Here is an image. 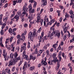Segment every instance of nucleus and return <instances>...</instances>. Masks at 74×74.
<instances>
[{
  "label": "nucleus",
  "instance_id": "f257e3e1",
  "mask_svg": "<svg viewBox=\"0 0 74 74\" xmlns=\"http://www.w3.org/2000/svg\"><path fill=\"white\" fill-rule=\"evenodd\" d=\"M33 32H30L29 33L28 35V38H30L32 41H33V36H36V29H34Z\"/></svg>",
  "mask_w": 74,
  "mask_h": 74
},
{
  "label": "nucleus",
  "instance_id": "f03ea898",
  "mask_svg": "<svg viewBox=\"0 0 74 74\" xmlns=\"http://www.w3.org/2000/svg\"><path fill=\"white\" fill-rule=\"evenodd\" d=\"M27 10H28V8L27 7L23 6V11H24L22 14V16L23 17H24L25 16V15L26 16H28V14H27Z\"/></svg>",
  "mask_w": 74,
  "mask_h": 74
},
{
  "label": "nucleus",
  "instance_id": "7ed1b4c3",
  "mask_svg": "<svg viewBox=\"0 0 74 74\" xmlns=\"http://www.w3.org/2000/svg\"><path fill=\"white\" fill-rule=\"evenodd\" d=\"M21 14H22V13H21V12H18L17 13V15L15 16L14 17V18L16 19V22H18V21H19V16L21 18H23V17H22V14L21 15Z\"/></svg>",
  "mask_w": 74,
  "mask_h": 74
},
{
  "label": "nucleus",
  "instance_id": "20e7f679",
  "mask_svg": "<svg viewBox=\"0 0 74 74\" xmlns=\"http://www.w3.org/2000/svg\"><path fill=\"white\" fill-rule=\"evenodd\" d=\"M8 64V66H9V67H10L11 66H12V65H13V66L15 65V63L14 62V60H12V59L10 60Z\"/></svg>",
  "mask_w": 74,
  "mask_h": 74
},
{
  "label": "nucleus",
  "instance_id": "39448f33",
  "mask_svg": "<svg viewBox=\"0 0 74 74\" xmlns=\"http://www.w3.org/2000/svg\"><path fill=\"white\" fill-rule=\"evenodd\" d=\"M3 56H4V58H5V60L6 61L7 60V53H5V50L4 49H3Z\"/></svg>",
  "mask_w": 74,
  "mask_h": 74
},
{
  "label": "nucleus",
  "instance_id": "423d86ee",
  "mask_svg": "<svg viewBox=\"0 0 74 74\" xmlns=\"http://www.w3.org/2000/svg\"><path fill=\"white\" fill-rule=\"evenodd\" d=\"M55 33H56V31H53L51 34V32H49L48 34V36L47 37H49L50 36H53V34L55 35Z\"/></svg>",
  "mask_w": 74,
  "mask_h": 74
},
{
  "label": "nucleus",
  "instance_id": "0eeeda50",
  "mask_svg": "<svg viewBox=\"0 0 74 74\" xmlns=\"http://www.w3.org/2000/svg\"><path fill=\"white\" fill-rule=\"evenodd\" d=\"M21 52H22V51H23V50H24V51H25L26 49V46H23V45H22L21 46Z\"/></svg>",
  "mask_w": 74,
  "mask_h": 74
},
{
  "label": "nucleus",
  "instance_id": "6e6552de",
  "mask_svg": "<svg viewBox=\"0 0 74 74\" xmlns=\"http://www.w3.org/2000/svg\"><path fill=\"white\" fill-rule=\"evenodd\" d=\"M66 25H67V23H66V24L64 25L63 28L64 30V33H66V32H67V27H66Z\"/></svg>",
  "mask_w": 74,
  "mask_h": 74
},
{
  "label": "nucleus",
  "instance_id": "1a4fd4ad",
  "mask_svg": "<svg viewBox=\"0 0 74 74\" xmlns=\"http://www.w3.org/2000/svg\"><path fill=\"white\" fill-rule=\"evenodd\" d=\"M42 2H43V4L42 5V7H44V5H47V4L46 2L47 0H42Z\"/></svg>",
  "mask_w": 74,
  "mask_h": 74
},
{
  "label": "nucleus",
  "instance_id": "9d476101",
  "mask_svg": "<svg viewBox=\"0 0 74 74\" xmlns=\"http://www.w3.org/2000/svg\"><path fill=\"white\" fill-rule=\"evenodd\" d=\"M40 16H37V20L36 22L38 23H40V19H41L40 18Z\"/></svg>",
  "mask_w": 74,
  "mask_h": 74
},
{
  "label": "nucleus",
  "instance_id": "9b49d317",
  "mask_svg": "<svg viewBox=\"0 0 74 74\" xmlns=\"http://www.w3.org/2000/svg\"><path fill=\"white\" fill-rule=\"evenodd\" d=\"M22 56L23 57V59H25V58H26L25 59L26 60H29V58H28V56H27V55L23 54Z\"/></svg>",
  "mask_w": 74,
  "mask_h": 74
},
{
  "label": "nucleus",
  "instance_id": "f8f14e48",
  "mask_svg": "<svg viewBox=\"0 0 74 74\" xmlns=\"http://www.w3.org/2000/svg\"><path fill=\"white\" fill-rule=\"evenodd\" d=\"M60 33L59 32L58 33L56 32V33L54 36H55V37L57 36L58 37V38H59L60 37L59 36H60Z\"/></svg>",
  "mask_w": 74,
  "mask_h": 74
},
{
  "label": "nucleus",
  "instance_id": "ddd939ff",
  "mask_svg": "<svg viewBox=\"0 0 74 74\" xmlns=\"http://www.w3.org/2000/svg\"><path fill=\"white\" fill-rule=\"evenodd\" d=\"M21 38L22 39V41H24V40H25V36H24V34H22L21 35Z\"/></svg>",
  "mask_w": 74,
  "mask_h": 74
},
{
  "label": "nucleus",
  "instance_id": "4468645a",
  "mask_svg": "<svg viewBox=\"0 0 74 74\" xmlns=\"http://www.w3.org/2000/svg\"><path fill=\"white\" fill-rule=\"evenodd\" d=\"M22 61H23V58H21V59H20V62L18 64V66L19 67L22 64Z\"/></svg>",
  "mask_w": 74,
  "mask_h": 74
},
{
  "label": "nucleus",
  "instance_id": "2eb2a0df",
  "mask_svg": "<svg viewBox=\"0 0 74 74\" xmlns=\"http://www.w3.org/2000/svg\"><path fill=\"white\" fill-rule=\"evenodd\" d=\"M48 37L47 36H45L44 37H43V42H44L45 40H48Z\"/></svg>",
  "mask_w": 74,
  "mask_h": 74
},
{
  "label": "nucleus",
  "instance_id": "dca6fc26",
  "mask_svg": "<svg viewBox=\"0 0 74 74\" xmlns=\"http://www.w3.org/2000/svg\"><path fill=\"white\" fill-rule=\"evenodd\" d=\"M29 14H33V13H34L35 12V10L34 9H33L31 11H29Z\"/></svg>",
  "mask_w": 74,
  "mask_h": 74
},
{
  "label": "nucleus",
  "instance_id": "f3484780",
  "mask_svg": "<svg viewBox=\"0 0 74 74\" xmlns=\"http://www.w3.org/2000/svg\"><path fill=\"white\" fill-rule=\"evenodd\" d=\"M55 22V20L53 19H52V20H51L50 22L49 23V25H51L52 23H53Z\"/></svg>",
  "mask_w": 74,
  "mask_h": 74
},
{
  "label": "nucleus",
  "instance_id": "a211bd4d",
  "mask_svg": "<svg viewBox=\"0 0 74 74\" xmlns=\"http://www.w3.org/2000/svg\"><path fill=\"white\" fill-rule=\"evenodd\" d=\"M22 39L21 38L20 39H18L17 41V44L18 45H19L20 43H21V41H22Z\"/></svg>",
  "mask_w": 74,
  "mask_h": 74
},
{
  "label": "nucleus",
  "instance_id": "6ab92c4d",
  "mask_svg": "<svg viewBox=\"0 0 74 74\" xmlns=\"http://www.w3.org/2000/svg\"><path fill=\"white\" fill-rule=\"evenodd\" d=\"M18 53L17 52H15L14 54V56L15 57V58H17L18 56Z\"/></svg>",
  "mask_w": 74,
  "mask_h": 74
},
{
  "label": "nucleus",
  "instance_id": "aec40b11",
  "mask_svg": "<svg viewBox=\"0 0 74 74\" xmlns=\"http://www.w3.org/2000/svg\"><path fill=\"white\" fill-rule=\"evenodd\" d=\"M65 20H67V18L69 17V14H68L66 13H65Z\"/></svg>",
  "mask_w": 74,
  "mask_h": 74
},
{
  "label": "nucleus",
  "instance_id": "412c9836",
  "mask_svg": "<svg viewBox=\"0 0 74 74\" xmlns=\"http://www.w3.org/2000/svg\"><path fill=\"white\" fill-rule=\"evenodd\" d=\"M12 60L13 61V62H14V63H16V62H18V60H17V59H16V58L15 59H13V60L12 59Z\"/></svg>",
  "mask_w": 74,
  "mask_h": 74
},
{
  "label": "nucleus",
  "instance_id": "4be33fe9",
  "mask_svg": "<svg viewBox=\"0 0 74 74\" xmlns=\"http://www.w3.org/2000/svg\"><path fill=\"white\" fill-rule=\"evenodd\" d=\"M57 44H55L53 45V47L55 49H56V48L57 47H58V45Z\"/></svg>",
  "mask_w": 74,
  "mask_h": 74
},
{
  "label": "nucleus",
  "instance_id": "5701e85b",
  "mask_svg": "<svg viewBox=\"0 0 74 74\" xmlns=\"http://www.w3.org/2000/svg\"><path fill=\"white\" fill-rule=\"evenodd\" d=\"M34 69V66L31 67L29 68V70L33 71Z\"/></svg>",
  "mask_w": 74,
  "mask_h": 74
},
{
  "label": "nucleus",
  "instance_id": "b1692460",
  "mask_svg": "<svg viewBox=\"0 0 74 74\" xmlns=\"http://www.w3.org/2000/svg\"><path fill=\"white\" fill-rule=\"evenodd\" d=\"M28 8H29V11H31L32 9V7L31 6V4H30L28 6Z\"/></svg>",
  "mask_w": 74,
  "mask_h": 74
},
{
  "label": "nucleus",
  "instance_id": "393cba45",
  "mask_svg": "<svg viewBox=\"0 0 74 74\" xmlns=\"http://www.w3.org/2000/svg\"><path fill=\"white\" fill-rule=\"evenodd\" d=\"M56 62L58 63L59 62V60H53L52 61L53 63H56Z\"/></svg>",
  "mask_w": 74,
  "mask_h": 74
},
{
  "label": "nucleus",
  "instance_id": "a878e982",
  "mask_svg": "<svg viewBox=\"0 0 74 74\" xmlns=\"http://www.w3.org/2000/svg\"><path fill=\"white\" fill-rule=\"evenodd\" d=\"M41 36H39L38 37V39L39 40H40V39H42V37L44 36V34H41Z\"/></svg>",
  "mask_w": 74,
  "mask_h": 74
},
{
  "label": "nucleus",
  "instance_id": "bb28decb",
  "mask_svg": "<svg viewBox=\"0 0 74 74\" xmlns=\"http://www.w3.org/2000/svg\"><path fill=\"white\" fill-rule=\"evenodd\" d=\"M8 19V17H6L4 19V22H5V23H6L7 19Z\"/></svg>",
  "mask_w": 74,
  "mask_h": 74
},
{
  "label": "nucleus",
  "instance_id": "cd10ccee",
  "mask_svg": "<svg viewBox=\"0 0 74 74\" xmlns=\"http://www.w3.org/2000/svg\"><path fill=\"white\" fill-rule=\"evenodd\" d=\"M67 35L66 34H65L64 35L63 37V39L64 41H65V40H66V39L67 38Z\"/></svg>",
  "mask_w": 74,
  "mask_h": 74
},
{
  "label": "nucleus",
  "instance_id": "c85d7f7f",
  "mask_svg": "<svg viewBox=\"0 0 74 74\" xmlns=\"http://www.w3.org/2000/svg\"><path fill=\"white\" fill-rule=\"evenodd\" d=\"M48 63L49 64V65H52V60H49V61L48 62Z\"/></svg>",
  "mask_w": 74,
  "mask_h": 74
},
{
  "label": "nucleus",
  "instance_id": "c756f323",
  "mask_svg": "<svg viewBox=\"0 0 74 74\" xmlns=\"http://www.w3.org/2000/svg\"><path fill=\"white\" fill-rule=\"evenodd\" d=\"M10 58L11 59V58H13V53H11L10 54Z\"/></svg>",
  "mask_w": 74,
  "mask_h": 74
},
{
  "label": "nucleus",
  "instance_id": "7c9ffc66",
  "mask_svg": "<svg viewBox=\"0 0 74 74\" xmlns=\"http://www.w3.org/2000/svg\"><path fill=\"white\" fill-rule=\"evenodd\" d=\"M17 38L18 39V40H20V39H21V36H20V35H18L17 36Z\"/></svg>",
  "mask_w": 74,
  "mask_h": 74
},
{
  "label": "nucleus",
  "instance_id": "2f4dec72",
  "mask_svg": "<svg viewBox=\"0 0 74 74\" xmlns=\"http://www.w3.org/2000/svg\"><path fill=\"white\" fill-rule=\"evenodd\" d=\"M12 29L11 28H9V32L10 33H11V34L12 33Z\"/></svg>",
  "mask_w": 74,
  "mask_h": 74
},
{
  "label": "nucleus",
  "instance_id": "473e14b6",
  "mask_svg": "<svg viewBox=\"0 0 74 74\" xmlns=\"http://www.w3.org/2000/svg\"><path fill=\"white\" fill-rule=\"evenodd\" d=\"M0 25H2V26H3L4 27H5V25H6V24H5V23H4V24H3V23H0Z\"/></svg>",
  "mask_w": 74,
  "mask_h": 74
},
{
  "label": "nucleus",
  "instance_id": "72a5a7b5",
  "mask_svg": "<svg viewBox=\"0 0 74 74\" xmlns=\"http://www.w3.org/2000/svg\"><path fill=\"white\" fill-rule=\"evenodd\" d=\"M57 63L58 65H57V67L58 68H58H59V67H60V65L59 64L60 62L59 61H58Z\"/></svg>",
  "mask_w": 74,
  "mask_h": 74
},
{
  "label": "nucleus",
  "instance_id": "f704fd0d",
  "mask_svg": "<svg viewBox=\"0 0 74 74\" xmlns=\"http://www.w3.org/2000/svg\"><path fill=\"white\" fill-rule=\"evenodd\" d=\"M4 31L3 30H1V35L2 36V35H3L4 34Z\"/></svg>",
  "mask_w": 74,
  "mask_h": 74
},
{
  "label": "nucleus",
  "instance_id": "c9c22d12",
  "mask_svg": "<svg viewBox=\"0 0 74 74\" xmlns=\"http://www.w3.org/2000/svg\"><path fill=\"white\" fill-rule=\"evenodd\" d=\"M38 53V51H37V48H36L35 49V51L34 53H36V54H37Z\"/></svg>",
  "mask_w": 74,
  "mask_h": 74
},
{
  "label": "nucleus",
  "instance_id": "e433bc0d",
  "mask_svg": "<svg viewBox=\"0 0 74 74\" xmlns=\"http://www.w3.org/2000/svg\"><path fill=\"white\" fill-rule=\"evenodd\" d=\"M58 58H59V61H58V62H61V61L62 60V57H61V56H58Z\"/></svg>",
  "mask_w": 74,
  "mask_h": 74
},
{
  "label": "nucleus",
  "instance_id": "4c0bfd02",
  "mask_svg": "<svg viewBox=\"0 0 74 74\" xmlns=\"http://www.w3.org/2000/svg\"><path fill=\"white\" fill-rule=\"evenodd\" d=\"M36 5H37V2H35L33 5V7L34 8H35L36 7Z\"/></svg>",
  "mask_w": 74,
  "mask_h": 74
},
{
  "label": "nucleus",
  "instance_id": "58836bf2",
  "mask_svg": "<svg viewBox=\"0 0 74 74\" xmlns=\"http://www.w3.org/2000/svg\"><path fill=\"white\" fill-rule=\"evenodd\" d=\"M0 23H1V20L2 19V16H3V15L1 14L0 15Z\"/></svg>",
  "mask_w": 74,
  "mask_h": 74
},
{
  "label": "nucleus",
  "instance_id": "ea45409f",
  "mask_svg": "<svg viewBox=\"0 0 74 74\" xmlns=\"http://www.w3.org/2000/svg\"><path fill=\"white\" fill-rule=\"evenodd\" d=\"M46 53L47 54V55H49V50H47L46 51Z\"/></svg>",
  "mask_w": 74,
  "mask_h": 74
},
{
  "label": "nucleus",
  "instance_id": "a19ab883",
  "mask_svg": "<svg viewBox=\"0 0 74 74\" xmlns=\"http://www.w3.org/2000/svg\"><path fill=\"white\" fill-rule=\"evenodd\" d=\"M43 64L44 66H46V65H47V63L46 62H45V61H44L43 62Z\"/></svg>",
  "mask_w": 74,
  "mask_h": 74
},
{
  "label": "nucleus",
  "instance_id": "79ce46f5",
  "mask_svg": "<svg viewBox=\"0 0 74 74\" xmlns=\"http://www.w3.org/2000/svg\"><path fill=\"white\" fill-rule=\"evenodd\" d=\"M42 29V28H41V27H40L38 30V33H40V32Z\"/></svg>",
  "mask_w": 74,
  "mask_h": 74
},
{
  "label": "nucleus",
  "instance_id": "37998d69",
  "mask_svg": "<svg viewBox=\"0 0 74 74\" xmlns=\"http://www.w3.org/2000/svg\"><path fill=\"white\" fill-rule=\"evenodd\" d=\"M74 41V38H73L72 40H70V42L71 43V42H73V41Z\"/></svg>",
  "mask_w": 74,
  "mask_h": 74
},
{
  "label": "nucleus",
  "instance_id": "c03bdc74",
  "mask_svg": "<svg viewBox=\"0 0 74 74\" xmlns=\"http://www.w3.org/2000/svg\"><path fill=\"white\" fill-rule=\"evenodd\" d=\"M13 38H14V37L12 36V37H11L10 38V42H12V39H13Z\"/></svg>",
  "mask_w": 74,
  "mask_h": 74
},
{
  "label": "nucleus",
  "instance_id": "a18cd8bd",
  "mask_svg": "<svg viewBox=\"0 0 74 74\" xmlns=\"http://www.w3.org/2000/svg\"><path fill=\"white\" fill-rule=\"evenodd\" d=\"M69 13L71 15V14H73V11H72V10H71L69 11Z\"/></svg>",
  "mask_w": 74,
  "mask_h": 74
},
{
  "label": "nucleus",
  "instance_id": "49530a36",
  "mask_svg": "<svg viewBox=\"0 0 74 74\" xmlns=\"http://www.w3.org/2000/svg\"><path fill=\"white\" fill-rule=\"evenodd\" d=\"M47 45H45V46L43 47V48L45 49H47Z\"/></svg>",
  "mask_w": 74,
  "mask_h": 74
},
{
  "label": "nucleus",
  "instance_id": "de8ad7c7",
  "mask_svg": "<svg viewBox=\"0 0 74 74\" xmlns=\"http://www.w3.org/2000/svg\"><path fill=\"white\" fill-rule=\"evenodd\" d=\"M16 59H17V61L19 60L20 59H21V57H18V58H16Z\"/></svg>",
  "mask_w": 74,
  "mask_h": 74
},
{
  "label": "nucleus",
  "instance_id": "09e8293b",
  "mask_svg": "<svg viewBox=\"0 0 74 74\" xmlns=\"http://www.w3.org/2000/svg\"><path fill=\"white\" fill-rule=\"evenodd\" d=\"M6 72L4 70H3L2 71V74H6Z\"/></svg>",
  "mask_w": 74,
  "mask_h": 74
},
{
  "label": "nucleus",
  "instance_id": "8fccbe9b",
  "mask_svg": "<svg viewBox=\"0 0 74 74\" xmlns=\"http://www.w3.org/2000/svg\"><path fill=\"white\" fill-rule=\"evenodd\" d=\"M5 0H1V2H0L4 3V2H5Z\"/></svg>",
  "mask_w": 74,
  "mask_h": 74
},
{
  "label": "nucleus",
  "instance_id": "3c124183",
  "mask_svg": "<svg viewBox=\"0 0 74 74\" xmlns=\"http://www.w3.org/2000/svg\"><path fill=\"white\" fill-rule=\"evenodd\" d=\"M34 0H29V3H33V1Z\"/></svg>",
  "mask_w": 74,
  "mask_h": 74
},
{
  "label": "nucleus",
  "instance_id": "603ef678",
  "mask_svg": "<svg viewBox=\"0 0 74 74\" xmlns=\"http://www.w3.org/2000/svg\"><path fill=\"white\" fill-rule=\"evenodd\" d=\"M3 5V2H0V8L1 7V6Z\"/></svg>",
  "mask_w": 74,
  "mask_h": 74
},
{
  "label": "nucleus",
  "instance_id": "864d4df0",
  "mask_svg": "<svg viewBox=\"0 0 74 74\" xmlns=\"http://www.w3.org/2000/svg\"><path fill=\"white\" fill-rule=\"evenodd\" d=\"M15 66H14L12 68V71H14L15 70Z\"/></svg>",
  "mask_w": 74,
  "mask_h": 74
},
{
  "label": "nucleus",
  "instance_id": "5fc2aeb1",
  "mask_svg": "<svg viewBox=\"0 0 74 74\" xmlns=\"http://www.w3.org/2000/svg\"><path fill=\"white\" fill-rule=\"evenodd\" d=\"M17 30V28H14L13 29V31L12 32H14L15 30Z\"/></svg>",
  "mask_w": 74,
  "mask_h": 74
},
{
  "label": "nucleus",
  "instance_id": "6e6d98bb",
  "mask_svg": "<svg viewBox=\"0 0 74 74\" xmlns=\"http://www.w3.org/2000/svg\"><path fill=\"white\" fill-rule=\"evenodd\" d=\"M49 36L50 39L51 40H52V39L53 38V36H50L49 35Z\"/></svg>",
  "mask_w": 74,
  "mask_h": 74
},
{
  "label": "nucleus",
  "instance_id": "4d7b16f0",
  "mask_svg": "<svg viewBox=\"0 0 74 74\" xmlns=\"http://www.w3.org/2000/svg\"><path fill=\"white\" fill-rule=\"evenodd\" d=\"M14 49H15V47H13L12 49L11 50V51H12V52H14Z\"/></svg>",
  "mask_w": 74,
  "mask_h": 74
},
{
  "label": "nucleus",
  "instance_id": "13d9d810",
  "mask_svg": "<svg viewBox=\"0 0 74 74\" xmlns=\"http://www.w3.org/2000/svg\"><path fill=\"white\" fill-rule=\"evenodd\" d=\"M39 53L41 54V53H42V50H40L39 51Z\"/></svg>",
  "mask_w": 74,
  "mask_h": 74
},
{
  "label": "nucleus",
  "instance_id": "bf43d9fd",
  "mask_svg": "<svg viewBox=\"0 0 74 74\" xmlns=\"http://www.w3.org/2000/svg\"><path fill=\"white\" fill-rule=\"evenodd\" d=\"M74 4V3H73V2H71V3H70V5H73Z\"/></svg>",
  "mask_w": 74,
  "mask_h": 74
},
{
  "label": "nucleus",
  "instance_id": "052dcab7",
  "mask_svg": "<svg viewBox=\"0 0 74 74\" xmlns=\"http://www.w3.org/2000/svg\"><path fill=\"white\" fill-rule=\"evenodd\" d=\"M42 22H43V20L42 19L40 21L41 25H42Z\"/></svg>",
  "mask_w": 74,
  "mask_h": 74
},
{
  "label": "nucleus",
  "instance_id": "680f3d73",
  "mask_svg": "<svg viewBox=\"0 0 74 74\" xmlns=\"http://www.w3.org/2000/svg\"><path fill=\"white\" fill-rule=\"evenodd\" d=\"M61 55H62V52H60L59 53L58 56H61Z\"/></svg>",
  "mask_w": 74,
  "mask_h": 74
},
{
  "label": "nucleus",
  "instance_id": "e2e57ef3",
  "mask_svg": "<svg viewBox=\"0 0 74 74\" xmlns=\"http://www.w3.org/2000/svg\"><path fill=\"white\" fill-rule=\"evenodd\" d=\"M9 14H8V12H7L6 13V16H7V17H8V16Z\"/></svg>",
  "mask_w": 74,
  "mask_h": 74
},
{
  "label": "nucleus",
  "instance_id": "0e129e2a",
  "mask_svg": "<svg viewBox=\"0 0 74 74\" xmlns=\"http://www.w3.org/2000/svg\"><path fill=\"white\" fill-rule=\"evenodd\" d=\"M24 26L25 27H27V24H25L24 25Z\"/></svg>",
  "mask_w": 74,
  "mask_h": 74
},
{
  "label": "nucleus",
  "instance_id": "69168bd1",
  "mask_svg": "<svg viewBox=\"0 0 74 74\" xmlns=\"http://www.w3.org/2000/svg\"><path fill=\"white\" fill-rule=\"evenodd\" d=\"M30 59H33V56L31 55L30 56Z\"/></svg>",
  "mask_w": 74,
  "mask_h": 74
},
{
  "label": "nucleus",
  "instance_id": "338daca9",
  "mask_svg": "<svg viewBox=\"0 0 74 74\" xmlns=\"http://www.w3.org/2000/svg\"><path fill=\"white\" fill-rule=\"evenodd\" d=\"M74 16V14H72L71 16L70 17L71 18H73Z\"/></svg>",
  "mask_w": 74,
  "mask_h": 74
},
{
  "label": "nucleus",
  "instance_id": "774afa93",
  "mask_svg": "<svg viewBox=\"0 0 74 74\" xmlns=\"http://www.w3.org/2000/svg\"><path fill=\"white\" fill-rule=\"evenodd\" d=\"M64 53H62V57H63V58H64Z\"/></svg>",
  "mask_w": 74,
  "mask_h": 74
}]
</instances>
